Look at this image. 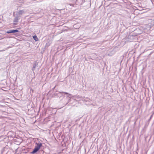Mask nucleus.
Masks as SVG:
<instances>
[{
  "label": "nucleus",
  "mask_w": 154,
  "mask_h": 154,
  "mask_svg": "<svg viewBox=\"0 0 154 154\" xmlns=\"http://www.w3.org/2000/svg\"><path fill=\"white\" fill-rule=\"evenodd\" d=\"M33 39L36 41H37L38 40V39L36 35H34L33 36Z\"/></svg>",
  "instance_id": "obj_3"
},
{
  "label": "nucleus",
  "mask_w": 154,
  "mask_h": 154,
  "mask_svg": "<svg viewBox=\"0 0 154 154\" xmlns=\"http://www.w3.org/2000/svg\"><path fill=\"white\" fill-rule=\"evenodd\" d=\"M42 146L41 143L38 144L37 146H35L33 151L32 152V154H34L36 152L40 149Z\"/></svg>",
  "instance_id": "obj_1"
},
{
  "label": "nucleus",
  "mask_w": 154,
  "mask_h": 154,
  "mask_svg": "<svg viewBox=\"0 0 154 154\" xmlns=\"http://www.w3.org/2000/svg\"><path fill=\"white\" fill-rule=\"evenodd\" d=\"M62 93H63L65 94H68V93H67V92H63Z\"/></svg>",
  "instance_id": "obj_4"
},
{
  "label": "nucleus",
  "mask_w": 154,
  "mask_h": 154,
  "mask_svg": "<svg viewBox=\"0 0 154 154\" xmlns=\"http://www.w3.org/2000/svg\"><path fill=\"white\" fill-rule=\"evenodd\" d=\"M18 32V31L17 30H10L9 31H7L6 32L8 33H14L16 32Z\"/></svg>",
  "instance_id": "obj_2"
}]
</instances>
